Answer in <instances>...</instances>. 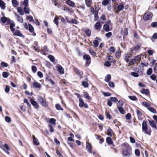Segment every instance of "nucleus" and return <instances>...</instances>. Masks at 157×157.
Segmentation results:
<instances>
[{
	"mask_svg": "<svg viewBox=\"0 0 157 157\" xmlns=\"http://www.w3.org/2000/svg\"><path fill=\"white\" fill-rule=\"evenodd\" d=\"M137 114L138 118L139 120H141L143 119L142 118V113L139 110L137 109L136 111Z\"/></svg>",
	"mask_w": 157,
	"mask_h": 157,
	"instance_id": "obj_24",
	"label": "nucleus"
},
{
	"mask_svg": "<svg viewBox=\"0 0 157 157\" xmlns=\"http://www.w3.org/2000/svg\"><path fill=\"white\" fill-rule=\"evenodd\" d=\"M79 106L80 107L82 108L84 107L85 108H88V105L86 103H84L83 100L81 98H79Z\"/></svg>",
	"mask_w": 157,
	"mask_h": 157,
	"instance_id": "obj_10",
	"label": "nucleus"
},
{
	"mask_svg": "<svg viewBox=\"0 0 157 157\" xmlns=\"http://www.w3.org/2000/svg\"><path fill=\"white\" fill-rule=\"evenodd\" d=\"M2 149L5 151H9L10 150V148L7 144H4V148Z\"/></svg>",
	"mask_w": 157,
	"mask_h": 157,
	"instance_id": "obj_50",
	"label": "nucleus"
},
{
	"mask_svg": "<svg viewBox=\"0 0 157 157\" xmlns=\"http://www.w3.org/2000/svg\"><path fill=\"white\" fill-rule=\"evenodd\" d=\"M85 2L86 5L88 7L90 6L91 5L93 4L92 0H85Z\"/></svg>",
	"mask_w": 157,
	"mask_h": 157,
	"instance_id": "obj_39",
	"label": "nucleus"
},
{
	"mask_svg": "<svg viewBox=\"0 0 157 157\" xmlns=\"http://www.w3.org/2000/svg\"><path fill=\"white\" fill-rule=\"evenodd\" d=\"M48 58L52 62H53L55 61V58L53 56L49 55L48 56Z\"/></svg>",
	"mask_w": 157,
	"mask_h": 157,
	"instance_id": "obj_59",
	"label": "nucleus"
},
{
	"mask_svg": "<svg viewBox=\"0 0 157 157\" xmlns=\"http://www.w3.org/2000/svg\"><path fill=\"white\" fill-rule=\"evenodd\" d=\"M66 3L67 4L72 7H74L75 5V3L70 0H67Z\"/></svg>",
	"mask_w": 157,
	"mask_h": 157,
	"instance_id": "obj_36",
	"label": "nucleus"
},
{
	"mask_svg": "<svg viewBox=\"0 0 157 157\" xmlns=\"http://www.w3.org/2000/svg\"><path fill=\"white\" fill-rule=\"evenodd\" d=\"M123 145L125 148L122 150V156L124 157H129L132 154L130 146L127 143H124Z\"/></svg>",
	"mask_w": 157,
	"mask_h": 157,
	"instance_id": "obj_1",
	"label": "nucleus"
},
{
	"mask_svg": "<svg viewBox=\"0 0 157 157\" xmlns=\"http://www.w3.org/2000/svg\"><path fill=\"white\" fill-rule=\"evenodd\" d=\"M128 64L130 66L133 65L136 62L134 58L130 60Z\"/></svg>",
	"mask_w": 157,
	"mask_h": 157,
	"instance_id": "obj_46",
	"label": "nucleus"
},
{
	"mask_svg": "<svg viewBox=\"0 0 157 157\" xmlns=\"http://www.w3.org/2000/svg\"><path fill=\"white\" fill-rule=\"evenodd\" d=\"M13 6L15 7H17L19 5V3L17 0H12Z\"/></svg>",
	"mask_w": 157,
	"mask_h": 157,
	"instance_id": "obj_33",
	"label": "nucleus"
},
{
	"mask_svg": "<svg viewBox=\"0 0 157 157\" xmlns=\"http://www.w3.org/2000/svg\"><path fill=\"white\" fill-rule=\"evenodd\" d=\"M27 18L29 20L30 22H34L33 17L31 15H30L29 16H27Z\"/></svg>",
	"mask_w": 157,
	"mask_h": 157,
	"instance_id": "obj_56",
	"label": "nucleus"
},
{
	"mask_svg": "<svg viewBox=\"0 0 157 157\" xmlns=\"http://www.w3.org/2000/svg\"><path fill=\"white\" fill-rule=\"evenodd\" d=\"M148 121L151 126L153 128H155L156 130H157V126H156L155 122L153 120L150 121L149 120H148Z\"/></svg>",
	"mask_w": 157,
	"mask_h": 157,
	"instance_id": "obj_18",
	"label": "nucleus"
},
{
	"mask_svg": "<svg viewBox=\"0 0 157 157\" xmlns=\"http://www.w3.org/2000/svg\"><path fill=\"white\" fill-rule=\"evenodd\" d=\"M89 52H90V53L92 56H95L96 55V52L94 51V50H92V49H89Z\"/></svg>",
	"mask_w": 157,
	"mask_h": 157,
	"instance_id": "obj_61",
	"label": "nucleus"
},
{
	"mask_svg": "<svg viewBox=\"0 0 157 157\" xmlns=\"http://www.w3.org/2000/svg\"><path fill=\"white\" fill-rule=\"evenodd\" d=\"M38 101L40 102V104L44 107L48 106V103L46 102V99L40 96L38 97Z\"/></svg>",
	"mask_w": 157,
	"mask_h": 157,
	"instance_id": "obj_7",
	"label": "nucleus"
},
{
	"mask_svg": "<svg viewBox=\"0 0 157 157\" xmlns=\"http://www.w3.org/2000/svg\"><path fill=\"white\" fill-rule=\"evenodd\" d=\"M24 11L26 14H29L30 13V9L28 6H25L24 8Z\"/></svg>",
	"mask_w": 157,
	"mask_h": 157,
	"instance_id": "obj_38",
	"label": "nucleus"
},
{
	"mask_svg": "<svg viewBox=\"0 0 157 157\" xmlns=\"http://www.w3.org/2000/svg\"><path fill=\"white\" fill-rule=\"evenodd\" d=\"M109 51L110 52L113 53L115 51V49L113 46H111L109 49Z\"/></svg>",
	"mask_w": 157,
	"mask_h": 157,
	"instance_id": "obj_57",
	"label": "nucleus"
},
{
	"mask_svg": "<svg viewBox=\"0 0 157 157\" xmlns=\"http://www.w3.org/2000/svg\"><path fill=\"white\" fill-rule=\"evenodd\" d=\"M103 29L106 32H109L110 31V28L107 24H105L103 26Z\"/></svg>",
	"mask_w": 157,
	"mask_h": 157,
	"instance_id": "obj_28",
	"label": "nucleus"
},
{
	"mask_svg": "<svg viewBox=\"0 0 157 157\" xmlns=\"http://www.w3.org/2000/svg\"><path fill=\"white\" fill-rule=\"evenodd\" d=\"M108 0H103L102 2V5L104 6L107 5L109 3Z\"/></svg>",
	"mask_w": 157,
	"mask_h": 157,
	"instance_id": "obj_64",
	"label": "nucleus"
},
{
	"mask_svg": "<svg viewBox=\"0 0 157 157\" xmlns=\"http://www.w3.org/2000/svg\"><path fill=\"white\" fill-rule=\"evenodd\" d=\"M9 73L8 72L4 71L2 73V75L4 78H7L9 75Z\"/></svg>",
	"mask_w": 157,
	"mask_h": 157,
	"instance_id": "obj_52",
	"label": "nucleus"
},
{
	"mask_svg": "<svg viewBox=\"0 0 157 157\" xmlns=\"http://www.w3.org/2000/svg\"><path fill=\"white\" fill-rule=\"evenodd\" d=\"M82 85L85 88L88 87L89 86V84L88 82L85 81H83L82 82Z\"/></svg>",
	"mask_w": 157,
	"mask_h": 157,
	"instance_id": "obj_51",
	"label": "nucleus"
},
{
	"mask_svg": "<svg viewBox=\"0 0 157 157\" xmlns=\"http://www.w3.org/2000/svg\"><path fill=\"white\" fill-rule=\"evenodd\" d=\"M69 23L76 24L78 23V21L75 19L72 18L69 21Z\"/></svg>",
	"mask_w": 157,
	"mask_h": 157,
	"instance_id": "obj_49",
	"label": "nucleus"
},
{
	"mask_svg": "<svg viewBox=\"0 0 157 157\" xmlns=\"http://www.w3.org/2000/svg\"><path fill=\"white\" fill-rule=\"evenodd\" d=\"M53 21L57 26H58L59 23L58 22V18L57 17H55Z\"/></svg>",
	"mask_w": 157,
	"mask_h": 157,
	"instance_id": "obj_55",
	"label": "nucleus"
},
{
	"mask_svg": "<svg viewBox=\"0 0 157 157\" xmlns=\"http://www.w3.org/2000/svg\"><path fill=\"white\" fill-rule=\"evenodd\" d=\"M33 144L36 145H39L40 143H39L37 139V138H36L35 136L34 135L33 136Z\"/></svg>",
	"mask_w": 157,
	"mask_h": 157,
	"instance_id": "obj_22",
	"label": "nucleus"
},
{
	"mask_svg": "<svg viewBox=\"0 0 157 157\" xmlns=\"http://www.w3.org/2000/svg\"><path fill=\"white\" fill-rule=\"evenodd\" d=\"M141 55H139L134 57V59H135L136 62L138 61V63L140 62V61L141 60Z\"/></svg>",
	"mask_w": 157,
	"mask_h": 157,
	"instance_id": "obj_30",
	"label": "nucleus"
},
{
	"mask_svg": "<svg viewBox=\"0 0 157 157\" xmlns=\"http://www.w3.org/2000/svg\"><path fill=\"white\" fill-rule=\"evenodd\" d=\"M113 134V130L110 128L107 130V134L110 137H112V134Z\"/></svg>",
	"mask_w": 157,
	"mask_h": 157,
	"instance_id": "obj_27",
	"label": "nucleus"
},
{
	"mask_svg": "<svg viewBox=\"0 0 157 157\" xmlns=\"http://www.w3.org/2000/svg\"><path fill=\"white\" fill-rule=\"evenodd\" d=\"M33 86L34 88H40L41 86V85L40 83L36 82H35L33 83Z\"/></svg>",
	"mask_w": 157,
	"mask_h": 157,
	"instance_id": "obj_23",
	"label": "nucleus"
},
{
	"mask_svg": "<svg viewBox=\"0 0 157 157\" xmlns=\"http://www.w3.org/2000/svg\"><path fill=\"white\" fill-rule=\"evenodd\" d=\"M29 29H28L30 33H32V35L33 36H36V33L34 31V29L33 26L30 24H28Z\"/></svg>",
	"mask_w": 157,
	"mask_h": 157,
	"instance_id": "obj_14",
	"label": "nucleus"
},
{
	"mask_svg": "<svg viewBox=\"0 0 157 157\" xmlns=\"http://www.w3.org/2000/svg\"><path fill=\"white\" fill-rule=\"evenodd\" d=\"M111 137H107L106 138V141L108 145H113L114 146L113 141L111 138Z\"/></svg>",
	"mask_w": 157,
	"mask_h": 157,
	"instance_id": "obj_16",
	"label": "nucleus"
},
{
	"mask_svg": "<svg viewBox=\"0 0 157 157\" xmlns=\"http://www.w3.org/2000/svg\"><path fill=\"white\" fill-rule=\"evenodd\" d=\"M134 50L135 51H137L141 49V46L139 45H137L136 46H134L133 47Z\"/></svg>",
	"mask_w": 157,
	"mask_h": 157,
	"instance_id": "obj_47",
	"label": "nucleus"
},
{
	"mask_svg": "<svg viewBox=\"0 0 157 157\" xmlns=\"http://www.w3.org/2000/svg\"><path fill=\"white\" fill-rule=\"evenodd\" d=\"M60 82L61 84H64L66 86H68L69 84V82L64 79H61Z\"/></svg>",
	"mask_w": 157,
	"mask_h": 157,
	"instance_id": "obj_26",
	"label": "nucleus"
},
{
	"mask_svg": "<svg viewBox=\"0 0 157 157\" xmlns=\"http://www.w3.org/2000/svg\"><path fill=\"white\" fill-rule=\"evenodd\" d=\"M83 59L86 60L85 63V66L86 67H88L90 64L91 59L90 56L89 55L85 54L83 56Z\"/></svg>",
	"mask_w": 157,
	"mask_h": 157,
	"instance_id": "obj_5",
	"label": "nucleus"
},
{
	"mask_svg": "<svg viewBox=\"0 0 157 157\" xmlns=\"http://www.w3.org/2000/svg\"><path fill=\"white\" fill-rule=\"evenodd\" d=\"M128 29L127 28H126L124 29V30L123 32V33L124 36H127L128 35Z\"/></svg>",
	"mask_w": 157,
	"mask_h": 157,
	"instance_id": "obj_54",
	"label": "nucleus"
},
{
	"mask_svg": "<svg viewBox=\"0 0 157 157\" xmlns=\"http://www.w3.org/2000/svg\"><path fill=\"white\" fill-rule=\"evenodd\" d=\"M86 150L89 153H91L92 152V145L90 143L87 141L86 142Z\"/></svg>",
	"mask_w": 157,
	"mask_h": 157,
	"instance_id": "obj_13",
	"label": "nucleus"
},
{
	"mask_svg": "<svg viewBox=\"0 0 157 157\" xmlns=\"http://www.w3.org/2000/svg\"><path fill=\"white\" fill-rule=\"evenodd\" d=\"M128 98L130 99L132 101H136L137 100V98L135 96H129Z\"/></svg>",
	"mask_w": 157,
	"mask_h": 157,
	"instance_id": "obj_60",
	"label": "nucleus"
},
{
	"mask_svg": "<svg viewBox=\"0 0 157 157\" xmlns=\"http://www.w3.org/2000/svg\"><path fill=\"white\" fill-rule=\"evenodd\" d=\"M105 113L106 117L108 118L111 119L112 118V116L110 114L109 112H106Z\"/></svg>",
	"mask_w": 157,
	"mask_h": 157,
	"instance_id": "obj_62",
	"label": "nucleus"
},
{
	"mask_svg": "<svg viewBox=\"0 0 157 157\" xmlns=\"http://www.w3.org/2000/svg\"><path fill=\"white\" fill-rule=\"evenodd\" d=\"M141 92L144 94H145L146 95H148L150 94V91L148 89H145L143 88L141 91Z\"/></svg>",
	"mask_w": 157,
	"mask_h": 157,
	"instance_id": "obj_21",
	"label": "nucleus"
},
{
	"mask_svg": "<svg viewBox=\"0 0 157 157\" xmlns=\"http://www.w3.org/2000/svg\"><path fill=\"white\" fill-rule=\"evenodd\" d=\"M0 7L2 10H4L6 8V4L3 1L0 2Z\"/></svg>",
	"mask_w": 157,
	"mask_h": 157,
	"instance_id": "obj_37",
	"label": "nucleus"
},
{
	"mask_svg": "<svg viewBox=\"0 0 157 157\" xmlns=\"http://www.w3.org/2000/svg\"><path fill=\"white\" fill-rule=\"evenodd\" d=\"M108 60L110 63H113L115 64L116 62V61L113 58V56H109L108 58Z\"/></svg>",
	"mask_w": 157,
	"mask_h": 157,
	"instance_id": "obj_25",
	"label": "nucleus"
},
{
	"mask_svg": "<svg viewBox=\"0 0 157 157\" xmlns=\"http://www.w3.org/2000/svg\"><path fill=\"white\" fill-rule=\"evenodd\" d=\"M86 34L89 37L91 35V32L90 30L88 29H86L85 31Z\"/></svg>",
	"mask_w": 157,
	"mask_h": 157,
	"instance_id": "obj_45",
	"label": "nucleus"
},
{
	"mask_svg": "<svg viewBox=\"0 0 157 157\" xmlns=\"http://www.w3.org/2000/svg\"><path fill=\"white\" fill-rule=\"evenodd\" d=\"M142 104L145 107H149L150 106V104L149 103L145 102L143 101L142 103Z\"/></svg>",
	"mask_w": 157,
	"mask_h": 157,
	"instance_id": "obj_53",
	"label": "nucleus"
},
{
	"mask_svg": "<svg viewBox=\"0 0 157 157\" xmlns=\"http://www.w3.org/2000/svg\"><path fill=\"white\" fill-rule=\"evenodd\" d=\"M135 154L136 155L139 156L140 155V152L139 150L136 149L135 151Z\"/></svg>",
	"mask_w": 157,
	"mask_h": 157,
	"instance_id": "obj_63",
	"label": "nucleus"
},
{
	"mask_svg": "<svg viewBox=\"0 0 157 157\" xmlns=\"http://www.w3.org/2000/svg\"><path fill=\"white\" fill-rule=\"evenodd\" d=\"M30 102L32 105L34 107L35 109H38L39 108V105L33 99L31 98L30 100Z\"/></svg>",
	"mask_w": 157,
	"mask_h": 157,
	"instance_id": "obj_15",
	"label": "nucleus"
},
{
	"mask_svg": "<svg viewBox=\"0 0 157 157\" xmlns=\"http://www.w3.org/2000/svg\"><path fill=\"white\" fill-rule=\"evenodd\" d=\"M2 22L4 24L6 23V25H10V28L11 32H13L15 31L14 27L15 26V24L13 21H11L10 19L8 17L5 16L2 17L1 18Z\"/></svg>",
	"mask_w": 157,
	"mask_h": 157,
	"instance_id": "obj_2",
	"label": "nucleus"
},
{
	"mask_svg": "<svg viewBox=\"0 0 157 157\" xmlns=\"http://www.w3.org/2000/svg\"><path fill=\"white\" fill-rule=\"evenodd\" d=\"M147 108L149 111H150L151 112L155 114H156L157 113L156 110L154 108L152 107H150L149 106V107H147Z\"/></svg>",
	"mask_w": 157,
	"mask_h": 157,
	"instance_id": "obj_31",
	"label": "nucleus"
},
{
	"mask_svg": "<svg viewBox=\"0 0 157 157\" xmlns=\"http://www.w3.org/2000/svg\"><path fill=\"white\" fill-rule=\"evenodd\" d=\"M17 11L21 15H23L24 14V12L23 10L20 7L17 8Z\"/></svg>",
	"mask_w": 157,
	"mask_h": 157,
	"instance_id": "obj_34",
	"label": "nucleus"
},
{
	"mask_svg": "<svg viewBox=\"0 0 157 157\" xmlns=\"http://www.w3.org/2000/svg\"><path fill=\"white\" fill-rule=\"evenodd\" d=\"M17 19L18 21L20 23H22L23 21V19L22 17L20 16L19 15H16Z\"/></svg>",
	"mask_w": 157,
	"mask_h": 157,
	"instance_id": "obj_29",
	"label": "nucleus"
},
{
	"mask_svg": "<svg viewBox=\"0 0 157 157\" xmlns=\"http://www.w3.org/2000/svg\"><path fill=\"white\" fill-rule=\"evenodd\" d=\"M124 105V102L122 100H119L118 102V103L117 105V107H119V106H121L123 105Z\"/></svg>",
	"mask_w": 157,
	"mask_h": 157,
	"instance_id": "obj_48",
	"label": "nucleus"
},
{
	"mask_svg": "<svg viewBox=\"0 0 157 157\" xmlns=\"http://www.w3.org/2000/svg\"><path fill=\"white\" fill-rule=\"evenodd\" d=\"M73 70L75 74H76L77 75L79 76L80 78L82 77L83 72L82 71H80L77 68L75 67H74L73 68Z\"/></svg>",
	"mask_w": 157,
	"mask_h": 157,
	"instance_id": "obj_9",
	"label": "nucleus"
},
{
	"mask_svg": "<svg viewBox=\"0 0 157 157\" xmlns=\"http://www.w3.org/2000/svg\"><path fill=\"white\" fill-rule=\"evenodd\" d=\"M142 131L146 134L150 135L151 130L150 128L148 129V125L146 120H144L142 124Z\"/></svg>",
	"mask_w": 157,
	"mask_h": 157,
	"instance_id": "obj_3",
	"label": "nucleus"
},
{
	"mask_svg": "<svg viewBox=\"0 0 157 157\" xmlns=\"http://www.w3.org/2000/svg\"><path fill=\"white\" fill-rule=\"evenodd\" d=\"M56 67L60 74H63L64 73V69L61 65L59 64H57Z\"/></svg>",
	"mask_w": 157,
	"mask_h": 157,
	"instance_id": "obj_17",
	"label": "nucleus"
},
{
	"mask_svg": "<svg viewBox=\"0 0 157 157\" xmlns=\"http://www.w3.org/2000/svg\"><path fill=\"white\" fill-rule=\"evenodd\" d=\"M102 25L99 21L97 22L95 24L94 27L96 30L98 31H100Z\"/></svg>",
	"mask_w": 157,
	"mask_h": 157,
	"instance_id": "obj_12",
	"label": "nucleus"
},
{
	"mask_svg": "<svg viewBox=\"0 0 157 157\" xmlns=\"http://www.w3.org/2000/svg\"><path fill=\"white\" fill-rule=\"evenodd\" d=\"M124 7V5L123 2H121L117 4V6H115L114 9L115 10L116 13L118 14L119 12L122 10Z\"/></svg>",
	"mask_w": 157,
	"mask_h": 157,
	"instance_id": "obj_6",
	"label": "nucleus"
},
{
	"mask_svg": "<svg viewBox=\"0 0 157 157\" xmlns=\"http://www.w3.org/2000/svg\"><path fill=\"white\" fill-rule=\"evenodd\" d=\"M56 108L58 110H63V109L62 108L61 105L59 104H56L55 105Z\"/></svg>",
	"mask_w": 157,
	"mask_h": 157,
	"instance_id": "obj_40",
	"label": "nucleus"
},
{
	"mask_svg": "<svg viewBox=\"0 0 157 157\" xmlns=\"http://www.w3.org/2000/svg\"><path fill=\"white\" fill-rule=\"evenodd\" d=\"M132 54H131L130 52H128L125 54L124 56V60L127 63L129 62V59L132 56Z\"/></svg>",
	"mask_w": 157,
	"mask_h": 157,
	"instance_id": "obj_11",
	"label": "nucleus"
},
{
	"mask_svg": "<svg viewBox=\"0 0 157 157\" xmlns=\"http://www.w3.org/2000/svg\"><path fill=\"white\" fill-rule=\"evenodd\" d=\"M94 14V20L95 21H97L98 20L99 17L98 15V11H95V12Z\"/></svg>",
	"mask_w": 157,
	"mask_h": 157,
	"instance_id": "obj_41",
	"label": "nucleus"
},
{
	"mask_svg": "<svg viewBox=\"0 0 157 157\" xmlns=\"http://www.w3.org/2000/svg\"><path fill=\"white\" fill-rule=\"evenodd\" d=\"M93 45L94 47L96 48L98 47L99 45V42L97 40H94L93 41Z\"/></svg>",
	"mask_w": 157,
	"mask_h": 157,
	"instance_id": "obj_44",
	"label": "nucleus"
},
{
	"mask_svg": "<svg viewBox=\"0 0 157 157\" xmlns=\"http://www.w3.org/2000/svg\"><path fill=\"white\" fill-rule=\"evenodd\" d=\"M121 51L119 49L116 52L115 56L117 58H119L121 56Z\"/></svg>",
	"mask_w": 157,
	"mask_h": 157,
	"instance_id": "obj_32",
	"label": "nucleus"
},
{
	"mask_svg": "<svg viewBox=\"0 0 157 157\" xmlns=\"http://www.w3.org/2000/svg\"><path fill=\"white\" fill-rule=\"evenodd\" d=\"M56 120L54 118H52L49 121V124L48 125V126L49 127V131L51 132H53L54 131L53 127L56 125Z\"/></svg>",
	"mask_w": 157,
	"mask_h": 157,
	"instance_id": "obj_4",
	"label": "nucleus"
},
{
	"mask_svg": "<svg viewBox=\"0 0 157 157\" xmlns=\"http://www.w3.org/2000/svg\"><path fill=\"white\" fill-rule=\"evenodd\" d=\"M152 16L153 14L152 13L147 12L144 14L143 19L144 21H147L151 19Z\"/></svg>",
	"mask_w": 157,
	"mask_h": 157,
	"instance_id": "obj_8",
	"label": "nucleus"
},
{
	"mask_svg": "<svg viewBox=\"0 0 157 157\" xmlns=\"http://www.w3.org/2000/svg\"><path fill=\"white\" fill-rule=\"evenodd\" d=\"M13 32V35L14 36H18L20 37H22L23 36L20 31L19 30H16L15 31H14Z\"/></svg>",
	"mask_w": 157,
	"mask_h": 157,
	"instance_id": "obj_19",
	"label": "nucleus"
},
{
	"mask_svg": "<svg viewBox=\"0 0 157 157\" xmlns=\"http://www.w3.org/2000/svg\"><path fill=\"white\" fill-rule=\"evenodd\" d=\"M111 79V76L110 75H107L105 77V81L106 82H109Z\"/></svg>",
	"mask_w": 157,
	"mask_h": 157,
	"instance_id": "obj_42",
	"label": "nucleus"
},
{
	"mask_svg": "<svg viewBox=\"0 0 157 157\" xmlns=\"http://www.w3.org/2000/svg\"><path fill=\"white\" fill-rule=\"evenodd\" d=\"M83 96L87 100L91 101L92 100V97L89 95L87 91L84 92Z\"/></svg>",
	"mask_w": 157,
	"mask_h": 157,
	"instance_id": "obj_20",
	"label": "nucleus"
},
{
	"mask_svg": "<svg viewBox=\"0 0 157 157\" xmlns=\"http://www.w3.org/2000/svg\"><path fill=\"white\" fill-rule=\"evenodd\" d=\"M152 73V69L151 68H149L147 71V74L148 75H150Z\"/></svg>",
	"mask_w": 157,
	"mask_h": 157,
	"instance_id": "obj_58",
	"label": "nucleus"
},
{
	"mask_svg": "<svg viewBox=\"0 0 157 157\" xmlns=\"http://www.w3.org/2000/svg\"><path fill=\"white\" fill-rule=\"evenodd\" d=\"M1 67L2 68H4L5 67H7L8 66V64L4 62H2L0 64Z\"/></svg>",
	"mask_w": 157,
	"mask_h": 157,
	"instance_id": "obj_43",
	"label": "nucleus"
},
{
	"mask_svg": "<svg viewBox=\"0 0 157 157\" xmlns=\"http://www.w3.org/2000/svg\"><path fill=\"white\" fill-rule=\"evenodd\" d=\"M118 110L120 112L121 114H124L125 113V111L124 110L123 108L121 106H119V107H117Z\"/></svg>",
	"mask_w": 157,
	"mask_h": 157,
	"instance_id": "obj_35",
	"label": "nucleus"
}]
</instances>
